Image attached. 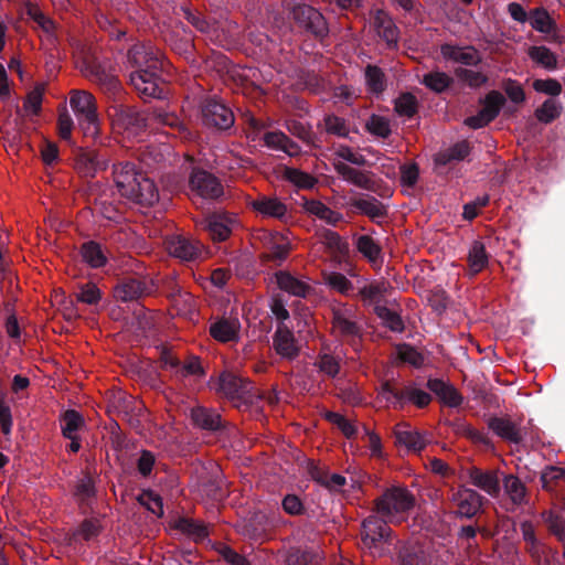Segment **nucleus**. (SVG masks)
<instances>
[{"mask_svg":"<svg viewBox=\"0 0 565 565\" xmlns=\"http://www.w3.org/2000/svg\"><path fill=\"white\" fill-rule=\"evenodd\" d=\"M285 177L288 181L294 183L296 186L302 188V189H311L315 186V184L317 182V180L309 173H306V172L300 171L295 168H286Z\"/></svg>","mask_w":565,"mask_h":565,"instance_id":"obj_49","label":"nucleus"},{"mask_svg":"<svg viewBox=\"0 0 565 565\" xmlns=\"http://www.w3.org/2000/svg\"><path fill=\"white\" fill-rule=\"evenodd\" d=\"M529 56L544 68L555 70L557 66L556 55L546 46L530 47Z\"/></svg>","mask_w":565,"mask_h":565,"instance_id":"obj_41","label":"nucleus"},{"mask_svg":"<svg viewBox=\"0 0 565 565\" xmlns=\"http://www.w3.org/2000/svg\"><path fill=\"white\" fill-rule=\"evenodd\" d=\"M316 365L322 373L331 377L335 376L340 370L339 361L330 354L320 355Z\"/></svg>","mask_w":565,"mask_h":565,"instance_id":"obj_63","label":"nucleus"},{"mask_svg":"<svg viewBox=\"0 0 565 565\" xmlns=\"http://www.w3.org/2000/svg\"><path fill=\"white\" fill-rule=\"evenodd\" d=\"M149 119L157 121L158 124L175 128L180 137L185 139L192 137L186 126L172 113H168L161 108H156L150 114ZM111 120L114 128L118 132L131 138L136 137L145 129L148 118L134 108L120 106L114 109Z\"/></svg>","mask_w":565,"mask_h":565,"instance_id":"obj_1","label":"nucleus"},{"mask_svg":"<svg viewBox=\"0 0 565 565\" xmlns=\"http://www.w3.org/2000/svg\"><path fill=\"white\" fill-rule=\"evenodd\" d=\"M202 122L206 127L227 129L234 124V115L222 102L205 99L202 104Z\"/></svg>","mask_w":565,"mask_h":565,"instance_id":"obj_8","label":"nucleus"},{"mask_svg":"<svg viewBox=\"0 0 565 565\" xmlns=\"http://www.w3.org/2000/svg\"><path fill=\"white\" fill-rule=\"evenodd\" d=\"M168 249L171 255L183 260H193L203 254V245L199 241L181 236L170 239Z\"/></svg>","mask_w":565,"mask_h":565,"instance_id":"obj_19","label":"nucleus"},{"mask_svg":"<svg viewBox=\"0 0 565 565\" xmlns=\"http://www.w3.org/2000/svg\"><path fill=\"white\" fill-rule=\"evenodd\" d=\"M366 128L372 135L381 138H386L391 134L390 120L383 116H371L366 122Z\"/></svg>","mask_w":565,"mask_h":565,"instance_id":"obj_52","label":"nucleus"},{"mask_svg":"<svg viewBox=\"0 0 565 565\" xmlns=\"http://www.w3.org/2000/svg\"><path fill=\"white\" fill-rule=\"evenodd\" d=\"M174 526L182 533L188 534L189 536H191L192 539H194L196 541L203 540L204 537L207 536L206 527L203 524H201L194 520H191V519H185V518L179 519L175 521Z\"/></svg>","mask_w":565,"mask_h":565,"instance_id":"obj_44","label":"nucleus"},{"mask_svg":"<svg viewBox=\"0 0 565 565\" xmlns=\"http://www.w3.org/2000/svg\"><path fill=\"white\" fill-rule=\"evenodd\" d=\"M81 71L85 77L98 84L107 92H115L120 86L117 76L113 73L111 68L97 60L85 61Z\"/></svg>","mask_w":565,"mask_h":565,"instance_id":"obj_10","label":"nucleus"},{"mask_svg":"<svg viewBox=\"0 0 565 565\" xmlns=\"http://www.w3.org/2000/svg\"><path fill=\"white\" fill-rule=\"evenodd\" d=\"M190 416L193 424L202 429L215 430L221 427L220 414L203 406L193 407Z\"/></svg>","mask_w":565,"mask_h":565,"instance_id":"obj_29","label":"nucleus"},{"mask_svg":"<svg viewBox=\"0 0 565 565\" xmlns=\"http://www.w3.org/2000/svg\"><path fill=\"white\" fill-rule=\"evenodd\" d=\"M387 287L385 281L370 282L360 289V294L364 300L377 302L384 297Z\"/></svg>","mask_w":565,"mask_h":565,"instance_id":"obj_51","label":"nucleus"},{"mask_svg":"<svg viewBox=\"0 0 565 565\" xmlns=\"http://www.w3.org/2000/svg\"><path fill=\"white\" fill-rule=\"evenodd\" d=\"M264 141L267 147L282 151L288 156H296L299 151L298 146L290 141L282 132H266L264 135Z\"/></svg>","mask_w":565,"mask_h":565,"instance_id":"obj_32","label":"nucleus"},{"mask_svg":"<svg viewBox=\"0 0 565 565\" xmlns=\"http://www.w3.org/2000/svg\"><path fill=\"white\" fill-rule=\"evenodd\" d=\"M440 52L445 60L454 61L465 65H476L480 61L478 51L471 46L460 47L445 44L441 46Z\"/></svg>","mask_w":565,"mask_h":565,"instance_id":"obj_24","label":"nucleus"},{"mask_svg":"<svg viewBox=\"0 0 565 565\" xmlns=\"http://www.w3.org/2000/svg\"><path fill=\"white\" fill-rule=\"evenodd\" d=\"M334 154L338 159H342L355 166H363L365 163V158L360 152L347 146H338Z\"/></svg>","mask_w":565,"mask_h":565,"instance_id":"obj_62","label":"nucleus"},{"mask_svg":"<svg viewBox=\"0 0 565 565\" xmlns=\"http://www.w3.org/2000/svg\"><path fill=\"white\" fill-rule=\"evenodd\" d=\"M109 162L103 154L94 150H83L76 158V170L84 177H94L108 167Z\"/></svg>","mask_w":565,"mask_h":565,"instance_id":"obj_21","label":"nucleus"},{"mask_svg":"<svg viewBox=\"0 0 565 565\" xmlns=\"http://www.w3.org/2000/svg\"><path fill=\"white\" fill-rule=\"evenodd\" d=\"M250 207L263 217L275 218L285 222L289 211L287 204L277 196L258 195L249 202Z\"/></svg>","mask_w":565,"mask_h":565,"instance_id":"obj_13","label":"nucleus"},{"mask_svg":"<svg viewBox=\"0 0 565 565\" xmlns=\"http://www.w3.org/2000/svg\"><path fill=\"white\" fill-rule=\"evenodd\" d=\"M468 480L471 484L484 491L492 498H497L500 493V480L493 470H481L472 467L467 471Z\"/></svg>","mask_w":565,"mask_h":565,"instance_id":"obj_18","label":"nucleus"},{"mask_svg":"<svg viewBox=\"0 0 565 565\" xmlns=\"http://www.w3.org/2000/svg\"><path fill=\"white\" fill-rule=\"evenodd\" d=\"M414 505L413 495L403 488L387 490L376 502V512L388 522H399Z\"/></svg>","mask_w":565,"mask_h":565,"instance_id":"obj_4","label":"nucleus"},{"mask_svg":"<svg viewBox=\"0 0 565 565\" xmlns=\"http://www.w3.org/2000/svg\"><path fill=\"white\" fill-rule=\"evenodd\" d=\"M62 433L65 438H73L84 426V419L75 411H67L62 418Z\"/></svg>","mask_w":565,"mask_h":565,"instance_id":"obj_43","label":"nucleus"},{"mask_svg":"<svg viewBox=\"0 0 565 565\" xmlns=\"http://www.w3.org/2000/svg\"><path fill=\"white\" fill-rule=\"evenodd\" d=\"M405 401L412 402L418 407H425L430 403L431 397L429 393L423 390L407 386L404 390V402Z\"/></svg>","mask_w":565,"mask_h":565,"instance_id":"obj_58","label":"nucleus"},{"mask_svg":"<svg viewBox=\"0 0 565 565\" xmlns=\"http://www.w3.org/2000/svg\"><path fill=\"white\" fill-rule=\"evenodd\" d=\"M529 22L531 26L541 33H551L555 30V23L548 12L543 8H537L530 12Z\"/></svg>","mask_w":565,"mask_h":565,"instance_id":"obj_35","label":"nucleus"},{"mask_svg":"<svg viewBox=\"0 0 565 565\" xmlns=\"http://www.w3.org/2000/svg\"><path fill=\"white\" fill-rule=\"evenodd\" d=\"M387 522L384 518L371 515L362 523V543L372 556H381L385 551V544L391 534Z\"/></svg>","mask_w":565,"mask_h":565,"instance_id":"obj_5","label":"nucleus"},{"mask_svg":"<svg viewBox=\"0 0 565 565\" xmlns=\"http://www.w3.org/2000/svg\"><path fill=\"white\" fill-rule=\"evenodd\" d=\"M127 66L134 72L160 70V53L151 44L138 43L131 46L127 54Z\"/></svg>","mask_w":565,"mask_h":565,"instance_id":"obj_9","label":"nucleus"},{"mask_svg":"<svg viewBox=\"0 0 565 565\" xmlns=\"http://www.w3.org/2000/svg\"><path fill=\"white\" fill-rule=\"evenodd\" d=\"M70 106L83 134L95 138L99 126L95 97L86 90L74 89L70 93Z\"/></svg>","mask_w":565,"mask_h":565,"instance_id":"obj_3","label":"nucleus"},{"mask_svg":"<svg viewBox=\"0 0 565 565\" xmlns=\"http://www.w3.org/2000/svg\"><path fill=\"white\" fill-rule=\"evenodd\" d=\"M139 501L151 513L157 516L163 514V504L161 498L152 491H146L139 497Z\"/></svg>","mask_w":565,"mask_h":565,"instance_id":"obj_56","label":"nucleus"},{"mask_svg":"<svg viewBox=\"0 0 565 565\" xmlns=\"http://www.w3.org/2000/svg\"><path fill=\"white\" fill-rule=\"evenodd\" d=\"M489 428L493 430L498 436L519 443L521 435L516 426L509 419L494 417L489 420Z\"/></svg>","mask_w":565,"mask_h":565,"instance_id":"obj_33","label":"nucleus"},{"mask_svg":"<svg viewBox=\"0 0 565 565\" xmlns=\"http://www.w3.org/2000/svg\"><path fill=\"white\" fill-rule=\"evenodd\" d=\"M451 501L457 508V513L465 518L476 515L482 505V497L475 490L465 487L452 493Z\"/></svg>","mask_w":565,"mask_h":565,"instance_id":"obj_15","label":"nucleus"},{"mask_svg":"<svg viewBox=\"0 0 565 565\" xmlns=\"http://www.w3.org/2000/svg\"><path fill=\"white\" fill-rule=\"evenodd\" d=\"M116 189L121 198L143 205H152L159 200V192L151 179L137 172L130 162L114 167Z\"/></svg>","mask_w":565,"mask_h":565,"instance_id":"obj_2","label":"nucleus"},{"mask_svg":"<svg viewBox=\"0 0 565 565\" xmlns=\"http://www.w3.org/2000/svg\"><path fill=\"white\" fill-rule=\"evenodd\" d=\"M561 111L562 106L558 102L547 99L540 108L536 109L535 116L540 121L548 124L557 118L561 115Z\"/></svg>","mask_w":565,"mask_h":565,"instance_id":"obj_48","label":"nucleus"},{"mask_svg":"<svg viewBox=\"0 0 565 565\" xmlns=\"http://www.w3.org/2000/svg\"><path fill=\"white\" fill-rule=\"evenodd\" d=\"M395 438L398 446L405 447L407 451L413 452L420 451L428 443L426 434H422L406 424L396 427Z\"/></svg>","mask_w":565,"mask_h":565,"instance_id":"obj_22","label":"nucleus"},{"mask_svg":"<svg viewBox=\"0 0 565 565\" xmlns=\"http://www.w3.org/2000/svg\"><path fill=\"white\" fill-rule=\"evenodd\" d=\"M401 565H428L424 551L405 548L401 554Z\"/></svg>","mask_w":565,"mask_h":565,"instance_id":"obj_59","label":"nucleus"},{"mask_svg":"<svg viewBox=\"0 0 565 565\" xmlns=\"http://www.w3.org/2000/svg\"><path fill=\"white\" fill-rule=\"evenodd\" d=\"M428 387L449 407H457L462 403V397L457 390L441 380H429Z\"/></svg>","mask_w":565,"mask_h":565,"instance_id":"obj_28","label":"nucleus"},{"mask_svg":"<svg viewBox=\"0 0 565 565\" xmlns=\"http://www.w3.org/2000/svg\"><path fill=\"white\" fill-rule=\"evenodd\" d=\"M210 332L217 341H235L238 339L239 322L237 319H221L211 326Z\"/></svg>","mask_w":565,"mask_h":565,"instance_id":"obj_26","label":"nucleus"},{"mask_svg":"<svg viewBox=\"0 0 565 565\" xmlns=\"http://www.w3.org/2000/svg\"><path fill=\"white\" fill-rule=\"evenodd\" d=\"M333 330L343 337L360 335L361 324L352 307H340L333 310Z\"/></svg>","mask_w":565,"mask_h":565,"instance_id":"obj_14","label":"nucleus"},{"mask_svg":"<svg viewBox=\"0 0 565 565\" xmlns=\"http://www.w3.org/2000/svg\"><path fill=\"white\" fill-rule=\"evenodd\" d=\"M189 184L192 199L214 200L223 194V186L218 179L205 170H193Z\"/></svg>","mask_w":565,"mask_h":565,"instance_id":"obj_7","label":"nucleus"},{"mask_svg":"<svg viewBox=\"0 0 565 565\" xmlns=\"http://www.w3.org/2000/svg\"><path fill=\"white\" fill-rule=\"evenodd\" d=\"M365 84L371 94L380 95L385 88V78L383 72L369 65L365 70Z\"/></svg>","mask_w":565,"mask_h":565,"instance_id":"obj_45","label":"nucleus"},{"mask_svg":"<svg viewBox=\"0 0 565 565\" xmlns=\"http://www.w3.org/2000/svg\"><path fill=\"white\" fill-rule=\"evenodd\" d=\"M374 29L388 46L397 43L398 31L392 19L384 11H377L373 19Z\"/></svg>","mask_w":565,"mask_h":565,"instance_id":"obj_25","label":"nucleus"},{"mask_svg":"<svg viewBox=\"0 0 565 565\" xmlns=\"http://www.w3.org/2000/svg\"><path fill=\"white\" fill-rule=\"evenodd\" d=\"M470 152V147L467 141H460L452 147L441 151L437 154L436 161L440 164H447L451 161L463 160Z\"/></svg>","mask_w":565,"mask_h":565,"instance_id":"obj_38","label":"nucleus"},{"mask_svg":"<svg viewBox=\"0 0 565 565\" xmlns=\"http://www.w3.org/2000/svg\"><path fill=\"white\" fill-rule=\"evenodd\" d=\"M503 488L513 504L522 505L526 503V487L518 477L513 475L505 476Z\"/></svg>","mask_w":565,"mask_h":565,"instance_id":"obj_31","label":"nucleus"},{"mask_svg":"<svg viewBox=\"0 0 565 565\" xmlns=\"http://www.w3.org/2000/svg\"><path fill=\"white\" fill-rule=\"evenodd\" d=\"M83 260L93 268H99L107 262V255L95 242L84 243L81 249Z\"/></svg>","mask_w":565,"mask_h":565,"instance_id":"obj_34","label":"nucleus"},{"mask_svg":"<svg viewBox=\"0 0 565 565\" xmlns=\"http://www.w3.org/2000/svg\"><path fill=\"white\" fill-rule=\"evenodd\" d=\"M358 250L369 259V262L376 264L381 258V248L375 241L369 235H362L356 239Z\"/></svg>","mask_w":565,"mask_h":565,"instance_id":"obj_42","label":"nucleus"},{"mask_svg":"<svg viewBox=\"0 0 565 565\" xmlns=\"http://www.w3.org/2000/svg\"><path fill=\"white\" fill-rule=\"evenodd\" d=\"M323 278L331 289L340 294L349 295L353 290L351 281L343 274L330 271L324 274Z\"/></svg>","mask_w":565,"mask_h":565,"instance_id":"obj_46","label":"nucleus"},{"mask_svg":"<svg viewBox=\"0 0 565 565\" xmlns=\"http://www.w3.org/2000/svg\"><path fill=\"white\" fill-rule=\"evenodd\" d=\"M201 225L210 233L214 241H224L232 233L236 225V220L230 214L215 213L204 220Z\"/></svg>","mask_w":565,"mask_h":565,"instance_id":"obj_17","label":"nucleus"},{"mask_svg":"<svg viewBox=\"0 0 565 565\" xmlns=\"http://www.w3.org/2000/svg\"><path fill=\"white\" fill-rule=\"evenodd\" d=\"M321 559L319 546L290 547L285 554V565H318Z\"/></svg>","mask_w":565,"mask_h":565,"instance_id":"obj_23","label":"nucleus"},{"mask_svg":"<svg viewBox=\"0 0 565 565\" xmlns=\"http://www.w3.org/2000/svg\"><path fill=\"white\" fill-rule=\"evenodd\" d=\"M335 169L340 174L343 175L345 180L352 182L353 184L360 188L370 189L372 185V181L367 174L356 169L350 168L348 164L343 162H337Z\"/></svg>","mask_w":565,"mask_h":565,"instance_id":"obj_39","label":"nucleus"},{"mask_svg":"<svg viewBox=\"0 0 565 565\" xmlns=\"http://www.w3.org/2000/svg\"><path fill=\"white\" fill-rule=\"evenodd\" d=\"M354 206L372 220H379L386 215L385 206L374 198L359 199L354 202Z\"/></svg>","mask_w":565,"mask_h":565,"instance_id":"obj_37","label":"nucleus"},{"mask_svg":"<svg viewBox=\"0 0 565 565\" xmlns=\"http://www.w3.org/2000/svg\"><path fill=\"white\" fill-rule=\"evenodd\" d=\"M543 518L548 524L551 532L561 541H565V519L552 511L543 513Z\"/></svg>","mask_w":565,"mask_h":565,"instance_id":"obj_55","label":"nucleus"},{"mask_svg":"<svg viewBox=\"0 0 565 565\" xmlns=\"http://www.w3.org/2000/svg\"><path fill=\"white\" fill-rule=\"evenodd\" d=\"M326 130L329 134L337 135L339 137H345L349 135V127L345 124L344 119L337 116H328L324 119Z\"/></svg>","mask_w":565,"mask_h":565,"instance_id":"obj_61","label":"nucleus"},{"mask_svg":"<svg viewBox=\"0 0 565 565\" xmlns=\"http://www.w3.org/2000/svg\"><path fill=\"white\" fill-rule=\"evenodd\" d=\"M416 98L409 93L401 95L395 100V110L401 116L412 117L416 113Z\"/></svg>","mask_w":565,"mask_h":565,"instance_id":"obj_54","label":"nucleus"},{"mask_svg":"<svg viewBox=\"0 0 565 565\" xmlns=\"http://www.w3.org/2000/svg\"><path fill=\"white\" fill-rule=\"evenodd\" d=\"M565 479V469L561 467H546L541 473L542 488L552 491L554 486Z\"/></svg>","mask_w":565,"mask_h":565,"instance_id":"obj_50","label":"nucleus"},{"mask_svg":"<svg viewBox=\"0 0 565 565\" xmlns=\"http://www.w3.org/2000/svg\"><path fill=\"white\" fill-rule=\"evenodd\" d=\"M211 387L231 401L248 402L253 396L252 383L231 372L222 373Z\"/></svg>","mask_w":565,"mask_h":565,"instance_id":"obj_6","label":"nucleus"},{"mask_svg":"<svg viewBox=\"0 0 565 565\" xmlns=\"http://www.w3.org/2000/svg\"><path fill=\"white\" fill-rule=\"evenodd\" d=\"M469 268L472 274L481 271L488 264V254L484 245L476 241L472 243L468 254Z\"/></svg>","mask_w":565,"mask_h":565,"instance_id":"obj_36","label":"nucleus"},{"mask_svg":"<svg viewBox=\"0 0 565 565\" xmlns=\"http://www.w3.org/2000/svg\"><path fill=\"white\" fill-rule=\"evenodd\" d=\"M273 347L280 358L287 360L296 359L300 351L294 333L284 324L277 327L273 337Z\"/></svg>","mask_w":565,"mask_h":565,"instance_id":"obj_16","label":"nucleus"},{"mask_svg":"<svg viewBox=\"0 0 565 565\" xmlns=\"http://www.w3.org/2000/svg\"><path fill=\"white\" fill-rule=\"evenodd\" d=\"M291 14L300 28L316 35H323L327 32V23L323 15L311 6L296 4L292 8Z\"/></svg>","mask_w":565,"mask_h":565,"instance_id":"obj_12","label":"nucleus"},{"mask_svg":"<svg viewBox=\"0 0 565 565\" xmlns=\"http://www.w3.org/2000/svg\"><path fill=\"white\" fill-rule=\"evenodd\" d=\"M533 88L539 93H544L551 96H557L562 92V86L556 79H536L533 83Z\"/></svg>","mask_w":565,"mask_h":565,"instance_id":"obj_64","label":"nucleus"},{"mask_svg":"<svg viewBox=\"0 0 565 565\" xmlns=\"http://www.w3.org/2000/svg\"><path fill=\"white\" fill-rule=\"evenodd\" d=\"M142 294V284L135 279L124 281L115 288V297L125 302L137 299Z\"/></svg>","mask_w":565,"mask_h":565,"instance_id":"obj_40","label":"nucleus"},{"mask_svg":"<svg viewBox=\"0 0 565 565\" xmlns=\"http://www.w3.org/2000/svg\"><path fill=\"white\" fill-rule=\"evenodd\" d=\"M376 313L392 331L399 332L403 330V321L395 312L385 307H376Z\"/></svg>","mask_w":565,"mask_h":565,"instance_id":"obj_57","label":"nucleus"},{"mask_svg":"<svg viewBox=\"0 0 565 565\" xmlns=\"http://www.w3.org/2000/svg\"><path fill=\"white\" fill-rule=\"evenodd\" d=\"M159 70H147L143 72H131L130 83L135 89L143 97H159L160 89L158 86Z\"/></svg>","mask_w":565,"mask_h":565,"instance_id":"obj_20","label":"nucleus"},{"mask_svg":"<svg viewBox=\"0 0 565 565\" xmlns=\"http://www.w3.org/2000/svg\"><path fill=\"white\" fill-rule=\"evenodd\" d=\"M303 209L308 214L316 216L329 225H335L341 220V215L339 213L332 211L329 206L320 201H306Z\"/></svg>","mask_w":565,"mask_h":565,"instance_id":"obj_30","label":"nucleus"},{"mask_svg":"<svg viewBox=\"0 0 565 565\" xmlns=\"http://www.w3.org/2000/svg\"><path fill=\"white\" fill-rule=\"evenodd\" d=\"M504 102V96L501 93L497 90L490 92L486 96L480 111L475 116L468 117L465 124L473 129L484 127L499 115Z\"/></svg>","mask_w":565,"mask_h":565,"instance_id":"obj_11","label":"nucleus"},{"mask_svg":"<svg viewBox=\"0 0 565 565\" xmlns=\"http://www.w3.org/2000/svg\"><path fill=\"white\" fill-rule=\"evenodd\" d=\"M397 352L402 361L409 363L413 366L418 367L424 363V356L411 345H399L397 348Z\"/></svg>","mask_w":565,"mask_h":565,"instance_id":"obj_60","label":"nucleus"},{"mask_svg":"<svg viewBox=\"0 0 565 565\" xmlns=\"http://www.w3.org/2000/svg\"><path fill=\"white\" fill-rule=\"evenodd\" d=\"M276 282L281 290L296 297H306L310 290V286L306 281L286 271L276 274Z\"/></svg>","mask_w":565,"mask_h":565,"instance_id":"obj_27","label":"nucleus"},{"mask_svg":"<svg viewBox=\"0 0 565 565\" xmlns=\"http://www.w3.org/2000/svg\"><path fill=\"white\" fill-rule=\"evenodd\" d=\"M28 15L47 34H51L55 29V23L46 17L42 10L35 4H29L26 9Z\"/></svg>","mask_w":565,"mask_h":565,"instance_id":"obj_53","label":"nucleus"},{"mask_svg":"<svg viewBox=\"0 0 565 565\" xmlns=\"http://www.w3.org/2000/svg\"><path fill=\"white\" fill-rule=\"evenodd\" d=\"M423 83L436 93L444 92L451 83V77L444 72H430L425 74Z\"/></svg>","mask_w":565,"mask_h":565,"instance_id":"obj_47","label":"nucleus"}]
</instances>
